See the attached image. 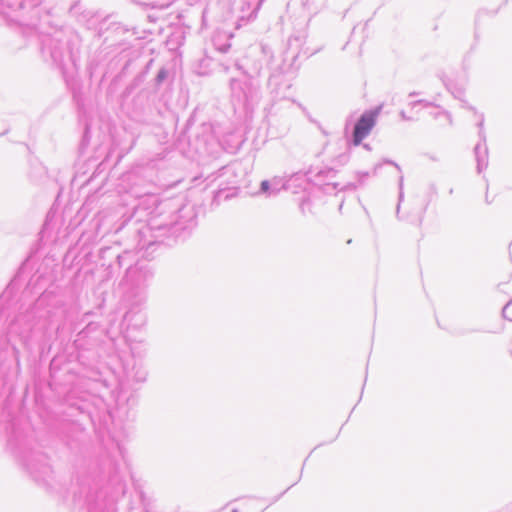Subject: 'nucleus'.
<instances>
[{"mask_svg": "<svg viewBox=\"0 0 512 512\" xmlns=\"http://www.w3.org/2000/svg\"><path fill=\"white\" fill-rule=\"evenodd\" d=\"M63 305V301L52 291H45L25 310H20L10 321L5 342L13 351L16 362H19L18 344L26 346L32 338H46L53 322L52 308Z\"/></svg>", "mask_w": 512, "mask_h": 512, "instance_id": "nucleus-1", "label": "nucleus"}, {"mask_svg": "<svg viewBox=\"0 0 512 512\" xmlns=\"http://www.w3.org/2000/svg\"><path fill=\"white\" fill-rule=\"evenodd\" d=\"M154 277V272L147 264L136 263L129 265L124 277L126 286L125 300L129 308L124 315V322L128 326L140 328L146 323V316L142 313V307L147 300V289Z\"/></svg>", "mask_w": 512, "mask_h": 512, "instance_id": "nucleus-2", "label": "nucleus"}, {"mask_svg": "<svg viewBox=\"0 0 512 512\" xmlns=\"http://www.w3.org/2000/svg\"><path fill=\"white\" fill-rule=\"evenodd\" d=\"M185 210V206L174 207L152 215L147 225L138 231L139 248L148 249L156 243H161L163 238H178L192 222V216L189 218L183 216Z\"/></svg>", "mask_w": 512, "mask_h": 512, "instance_id": "nucleus-3", "label": "nucleus"}, {"mask_svg": "<svg viewBox=\"0 0 512 512\" xmlns=\"http://www.w3.org/2000/svg\"><path fill=\"white\" fill-rule=\"evenodd\" d=\"M81 39L76 33L66 34L62 31L47 35L42 39V55L46 61H51L61 71L68 64L76 67L79 60Z\"/></svg>", "mask_w": 512, "mask_h": 512, "instance_id": "nucleus-4", "label": "nucleus"}, {"mask_svg": "<svg viewBox=\"0 0 512 512\" xmlns=\"http://www.w3.org/2000/svg\"><path fill=\"white\" fill-rule=\"evenodd\" d=\"M229 89L233 106L246 112H253L263 96L261 78L233 77L229 81Z\"/></svg>", "mask_w": 512, "mask_h": 512, "instance_id": "nucleus-5", "label": "nucleus"}, {"mask_svg": "<svg viewBox=\"0 0 512 512\" xmlns=\"http://www.w3.org/2000/svg\"><path fill=\"white\" fill-rule=\"evenodd\" d=\"M26 468L33 479L49 492L61 493L64 490L65 484L55 476L46 455H34L26 463Z\"/></svg>", "mask_w": 512, "mask_h": 512, "instance_id": "nucleus-6", "label": "nucleus"}, {"mask_svg": "<svg viewBox=\"0 0 512 512\" xmlns=\"http://www.w3.org/2000/svg\"><path fill=\"white\" fill-rule=\"evenodd\" d=\"M41 0H0V14L9 22L28 25L25 15L36 8Z\"/></svg>", "mask_w": 512, "mask_h": 512, "instance_id": "nucleus-7", "label": "nucleus"}, {"mask_svg": "<svg viewBox=\"0 0 512 512\" xmlns=\"http://www.w3.org/2000/svg\"><path fill=\"white\" fill-rule=\"evenodd\" d=\"M380 108L365 111L356 121L353 131L351 143L359 146L363 139L366 138L376 124V119Z\"/></svg>", "mask_w": 512, "mask_h": 512, "instance_id": "nucleus-8", "label": "nucleus"}, {"mask_svg": "<svg viewBox=\"0 0 512 512\" xmlns=\"http://www.w3.org/2000/svg\"><path fill=\"white\" fill-rule=\"evenodd\" d=\"M479 127V142L475 145L474 154L476 159V169L478 173H481L484 169L488 167V147L486 145V134L484 131V115L480 114V119L477 124Z\"/></svg>", "mask_w": 512, "mask_h": 512, "instance_id": "nucleus-9", "label": "nucleus"}, {"mask_svg": "<svg viewBox=\"0 0 512 512\" xmlns=\"http://www.w3.org/2000/svg\"><path fill=\"white\" fill-rule=\"evenodd\" d=\"M124 378L120 380V387L123 390L130 382L143 383L147 378V371L141 362L131 359L123 364Z\"/></svg>", "mask_w": 512, "mask_h": 512, "instance_id": "nucleus-10", "label": "nucleus"}, {"mask_svg": "<svg viewBox=\"0 0 512 512\" xmlns=\"http://www.w3.org/2000/svg\"><path fill=\"white\" fill-rule=\"evenodd\" d=\"M103 334V330L100 329V326L97 323L91 322L86 325L78 334L75 339V344L78 346L83 345V342L86 339H91V345L97 344L101 339L100 337Z\"/></svg>", "mask_w": 512, "mask_h": 512, "instance_id": "nucleus-11", "label": "nucleus"}, {"mask_svg": "<svg viewBox=\"0 0 512 512\" xmlns=\"http://www.w3.org/2000/svg\"><path fill=\"white\" fill-rule=\"evenodd\" d=\"M236 68L241 71V75L260 78L263 63L260 59H251L250 57H247L243 63L237 62Z\"/></svg>", "mask_w": 512, "mask_h": 512, "instance_id": "nucleus-12", "label": "nucleus"}, {"mask_svg": "<svg viewBox=\"0 0 512 512\" xmlns=\"http://www.w3.org/2000/svg\"><path fill=\"white\" fill-rule=\"evenodd\" d=\"M306 32L304 30L297 31L288 39V50L291 51L293 57H298L301 54L307 55L308 52L304 50L303 45L306 41Z\"/></svg>", "mask_w": 512, "mask_h": 512, "instance_id": "nucleus-13", "label": "nucleus"}, {"mask_svg": "<svg viewBox=\"0 0 512 512\" xmlns=\"http://www.w3.org/2000/svg\"><path fill=\"white\" fill-rule=\"evenodd\" d=\"M446 88L451 92L454 98L459 99L463 103V107L469 109L476 113L475 107L468 105V103L463 99L465 95V91L462 87H459L451 82L445 83Z\"/></svg>", "mask_w": 512, "mask_h": 512, "instance_id": "nucleus-14", "label": "nucleus"}, {"mask_svg": "<svg viewBox=\"0 0 512 512\" xmlns=\"http://www.w3.org/2000/svg\"><path fill=\"white\" fill-rule=\"evenodd\" d=\"M370 176V173L369 172H356V177H357V183H349L347 184L346 186V189H352V190H355L361 186H363L367 179L369 178Z\"/></svg>", "mask_w": 512, "mask_h": 512, "instance_id": "nucleus-15", "label": "nucleus"}, {"mask_svg": "<svg viewBox=\"0 0 512 512\" xmlns=\"http://www.w3.org/2000/svg\"><path fill=\"white\" fill-rule=\"evenodd\" d=\"M433 108H434L435 110H433V111H430V112H429V115H430L431 117H433L434 119H437V118H439L440 116H443V117H445V118H446V120H447V122H448L449 124H452V117H451V115H450V113H449V112H447V111H445V110L440 109V107H439V106H436V105H435Z\"/></svg>", "mask_w": 512, "mask_h": 512, "instance_id": "nucleus-16", "label": "nucleus"}, {"mask_svg": "<svg viewBox=\"0 0 512 512\" xmlns=\"http://www.w3.org/2000/svg\"><path fill=\"white\" fill-rule=\"evenodd\" d=\"M264 1L265 0H256V4L252 11L249 13L247 20H252L256 18L257 12L259 11ZM243 5H247L249 7L251 5V0H243Z\"/></svg>", "mask_w": 512, "mask_h": 512, "instance_id": "nucleus-17", "label": "nucleus"}, {"mask_svg": "<svg viewBox=\"0 0 512 512\" xmlns=\"http://www.w3.org/2000/svg\"><path fill=\"white\" fill-rule=\"evenodd\" d=\"M509 284H512V274H511V277H510V281L509 283H502L499 285L500 287V290L504 293H509V290H508V285ZM512 304V298L506 303V305L503 307L502 309V317L503 318H507L506 317V309Z\"/></svg>", "mask_w": 512, "mask_h": 512, "instance_id": "nucleus-18", "label": "nucleus"}, {"mask_svg": "<svg viewBox=\"0 0 512 512\" xmlns=\"http://www.w3.org/2000/svg\"><path fill=\"white\" fill-rule=\"evenodd\" d=\"M271 182V193L272 195H276L281 189H288L289 187V184L288 183H283V184H280L281 180H277V179H274L273 181H270Z\"/></svg>", "mask_w": 512, "mask_h": 512, "instance_id": "nucleus-19", "label": "nucleus"}, {"mask_svg": "<svg viewBox=\"0 0 512 512\" xmlns=\"http://www.w3.org/2000/svg\"><path fill=\"white\" fill-rule=\"evenodd\" d=\"M168 77V70L166 68H161L156 77H155V85L160 86Z\"/></svg>", "mask_w": 512, "mask_h": 512, "instance_id": "nucleus-20", "label": "nucleus"}, {"mask_svg": "<svg viewBox=\"0 0 512 512\" xmlns=\"http://www.w3.org/2000/svg\"><path fill=\"white\" fill-rule=\"evenodd\" d=\"M399 196H398V205H397V214H399V211H400V203L401 201L403 200L404 198V191H403V186H404V177L401 175L399 177Z\"/></svg>", "mask_w": 512, "mask_h": 512, "instance_id": "nucleus-21", "label": "nucleus"}, {"mask_svg": "<svg viewBox=\"0 0 512 512\" xmlns=\"http://www.w3.org/2000/svg\"><path fill=\"white\" fill-rule=\"evenodd\" d=\"M418 105H422L424 108L434 107L435 106L432 102H429V101L424 100V99L412 101V102L409 103V106H411L412 109L415 108Z\"/></svg>", "mask_w": 512, "mask_h": 512, "instance_id": "nucleus-22", "label": "nucleus"}, {"mask_svg": "<svg viewBox=\"0 0 512 512\" xmlns=\"http://www.w3.org/2000/svg\"><path fill=\"white\" fill-rule=\"evenodd\" d=\"M335 175H336V170L333 169V168H326L324 170H320L317 173V176H319V177H327V178H332Z\"/></svg>", "mask_w": 512, "mask_h": 512, "instance_id": "nucleus-23", "label": "nucleus"}, {"mask_svg": "<svg viewBox=\"0 0 512 512\" xmlns=\"http://www.w3.org/2000/svg\"><path fill=\"white\" fill-rule=\"evenodd\" d=\"M131 256V253L129 251H124L122 254H118L116 257L117 263L119 267H122L126 260Z\"/></svg>", "mask_w": 512, "mask_h": 512, "instance_id": "nucleus-24", "label": "nucleus"}, {"mask_svg": "<svg viewBox=\"0 0 512 512\" xmlns=\"http://www.w3.org/2000/svg\"><path fill=\"white\" fill-rule=\"evenodd\" d=\"M271 182L268 180H264L260 184V191L269 195H272L271 193Z\"/></svg>", "mask_w": 512, "mask_h": 512, "instance_id": "nucleus-25", "label": "nucleus"}, {"mask_svg": "<svg viewBox=\"0 0 512 512\" xmlns=\"http://www.w3.org/2000/svg\"><path fill=\"white\" fill-rule=\"evenodd\" d=\"M147 5L150 6L151 8H153V9L163 10V9H166L169 6V3L151 2V3H148Z\"/></svg>", "mask_w": 512, "mask_h": 512, "instance_id": "nucleus-26", "label": "nucleus"}, {"mask_svg": "<svg viewBox=\"0 0 512 512\" xmlns=\"http://www.w3.org/2000/svg\"><path fill=\"white\" fill-rule=\"evenodd\" d=\"M222 194H223L222 189L217 190L214 194L213 201L216 203H219L222 198Z\"/></svg>", "mask_w": 512, "mask_h": 512, "instance_id": "nucleus-27", "label": "nucleus"}, {"mask_svg": "<svg viewBox=\"0 0 512 512\" xmlns=\"http://www.w3.org/2000/svg\"><path fill=\"white\" fill-rule=\"evenodd\" d=\"M230 47H231V44L226 43V44L219 46L218 50L221 51L222 53H226L230 49Z\"/></svg>", "mask_w": 512, "mask_h": 512, "instance_id": "nucleus-28", "label": "nucleus"}, {"mask_svg": "<svg viewBox=\"0 0 512 512\" xmlns=\"http://www.w3.org/2000/svg\"><path fill=\"white\" fill-rule=\"evenodd\" d=\"M383 163H384V164L393 165V166H394V167H395L399 172H401V168H400V166H399L396 162H394V161H392V160H388V159H386V160H384V162H383Z\"/></svg>", "mask_w": 512, "mask_h": 512, "instance_id": "nucleus-29", "label": "nucleus"}, {"mask_svg": "<svg viewBox=\"0 0 512 512\" xmlns=\"http://www.w3.org/2000/svg\"><path fill=\"white\" fill-rule=\"evenodd\" d=\"M277 78H278V76H276L275 74L270 75L269 80H268L269 87H271L274 83H276Z\"/></svg>", "mask_w": 512, "mask_h": 512, "instance_id": "nucleus-30", "label": "nucleus"}, {"mask_svg": "<svg viewBox=\"0 0 512 512\" xmlns=\"http://www.w3.org/2000/svg\"><path fill=\"white\" fill-rule=\"evenodd\" d=\"M400 117H401V119H402V120H404V121H409V120H411V118H410V117H408L404 111H401V112H400Z\"/></svg>", "mask_w": 512, "mask_h": 512, "instance_id": "nucleus-31", "label": "nucleus"}, {"mask_svg": "<svg viewBox=\"0 0 512 512\" xmlns=\"http://www.w3.org/2000/svg\"><path fill=\"white\" fill-rule=\"evenodd\" d=\"M381 166H382V163H378V164H376L374 166V168H373V175H377L378 170L381 168Z\"/></svg>", "mask_w": 512, "mask_h": 512, "instance_id": "nucleus-32", "label": "nucleus"}, {"mask_svg": "<svg viewBox=\"0 0 512 512\" xmlns=\"http://www.w3.org/2000/svg\"><path fill=\"white\" fill-rule=\"evenodd\" d=\"M110 250H111V249H110V248H108V247L101 249V251H100L101 257L103 258V257H104V255H105L106 253H108Z\"/></svg>", "mask_w": 512, "mask_h": 512, "instance_id": "nucleus-33", "label": "nucleus"}, {"mask_svg": "<svg viewBox=\"0 0 512 512\" xmlns=\"http://www.w3.org/2000/svg\"><path fill=\"white\" fill-rule=\"evenodd\" d=\"M485 201L487 204H490L491 201H490V197H488V194L486 193V196H485Z\"/></svg>", "mask_w": 512, "mask_h": 512, "instance_id": "nucleus-34", "label": "nucleus"}, {"mask_svg": "<svg viewBox=\"0 0 512 512\" xmlns=\"http://www.w3.org/2000/svg\"><path fill=\"white\" fill-rule=\"evenodd\" d=\"M363 147L366 149V150H371V147L369 144H363Z\"/></svg>", "mask_w": 512, "mask_h": 512, "instance_id": "nucleus-35", "label": "nucleus"}, {"mask_svg": "<svg viewBox=\"0 0 512 512\" xmlns=\"http://www.w3.org/2000/svg\"><path fill=\"white\" fill-rule=\"evenodd\" d=\"M222 171H224L223 173L230 172V168L229 167H224V168H222Z\"/></svg>", "mask_w": 512, "mask_h": 512, "instance_id": "nucleus-36", "label": "nucleus"}, {"mask_svg": "<svg viewBox=\"0 0 512 512\" xmlns=\"http://www.w3.org/2000/svg\"><path fill=\"white\" fill-rule=\"evenodd\" d=\"M415 95H417V93H416V92H411V93L409 94V97H413V96H415Z\"/></svg>", "mask_w": 512, "mask_h": 512, "instance_id": "nucleus-37", "label": "nucleus"}, {"mask_svg": "<svg viewBox=\"0 0 512 512\" xmlns=\"http://www.w3.org/2000/svg\"><path fill=\"white\" fill-rule=\"evenodd\" d=\"M117 448H118V450H119V452H120V454H121V453H122V451H121L120 445H119L118 443H117Z\"/></svg>", "mask_w": 512, "mask_h": 512, "instance_id": "nucleus-38", "label": "nucleus"}, {"mask_svg": "<svg viewBox=\"0 0 512 512\" xmlns=\"http://www.w3.org/2000/svg\"><path fill=\"white\" fill-rule=\"evenodd\" d=\"M337 186H338V184H337V183L333 184V188H334V189H336V188H337Z\"/></svg>", "mask_w": 512, "mask_h": 512, "instance_id": "nucleus-39", "label": "nucleus"}]
</instances>
